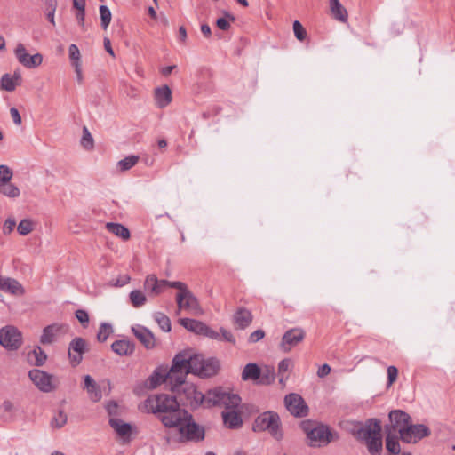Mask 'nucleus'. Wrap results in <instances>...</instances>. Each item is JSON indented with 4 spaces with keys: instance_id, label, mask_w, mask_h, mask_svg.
Masks as SVG:
<instances>
[{
    "instance_id": "39",
    "label": "nucleus",
    "mask_w": 455,
    "mask_h": 455,
    "mask_svg": "<svg viewBox=\"0 0 455 455\" xmlns=\"http://www.w3.org/2000/svg\"><path fill=\"white\" fill-rule=\"evenodd\" d=\"M58 6L57 0H44V13L49 22L55 26V12Z\"/></svg>"
},
{
    "instance_id": "40",
    "label": "nucleus",
    "mask_w": 455,
    "mask_h": 455,
    "mask_svg": "<svg viewBox=\"0 0 455 455\" xmlns=\"http://www.w3.org/2000/svg\"><path fill=\"white\" fill-rule=\"evenodd\" d=\"M154 320L157 323L162 331L169 332L172 329L170 318L162 312L153 314Z\"/></svg>"
},
{
    "instance_id": "60",
    "label": "nucleus",
    "mask_w": 455,
    "mask_h": 455,
    "mask_svg": "<svg viewBox=\"0 0 455 455\" xmlns=\"http://www.w3.org/2000/svg\"><path fill=\"white\" fill-rule=\"evenodd\" d=\"M265 336V332L262 330H257L251 333L249 337V342L250 343H255L260 339H262Z\"/></svg>"
},
{
    "instance_id": "30",
    "label": "nucleus",
    "mask_w": 455,
    "mask_h": 455,
    "mask_svg": "<svg viewBox=\"0 0 455 455\" xmlns=\"http://www.w3.org/2000/svg\"><path fill=\"white\" fill-rule=\"evenodd\" d=\"M261 375V369L256 363H248L244 366L242 372L243 380H252L259 384Z\"/></svg>"
},
{
    "instance_id": "27",
    "label": "nucleus",
    "mask_w": 455,
    "mask_h": 455,
    "mask_svg": "<svg viewBox=\"0 0 455 455\" xmlns=\"http://www.w3.org/2000/svg\"><path fill=\"white\" fill-rule=\"evenodd\" d=\"M0 289L16 296H21L25 292L22 285L17 280L12 278L3 277Z\"/></svg>"
},
{
    "instance_id": "6",
    "label": "nucleus",
    "mask_w": 455,
    "mask_h": 455,
    "mask_svg": "<svg viewBox=\"0 0 455 455\" xmlns=\"http://www.w3.org/2000/svg\"><path fill=\"white\" fill-rule=\"evenodd\" d=\"M253 430L256 432L267 431L276 440L283 437L280 418L274 411H265L259 415L254 421Z\"/></svg>"
},
{
    "instance_id": "8",
    "label": "nucleus",
    "mask_w": 455,
    "mask_h": 455,
    "mask_svg": "<svg viewBox=\"0 0 455 455\" xmlns=\"http://www.w3.org/2000/svg\"><path fill=\"white\" fill-rule=\"evenodd\" d=\"M168 370L169 379H173L175 383L172 387V390H174L177 384H182L186 375L189 373V351L177 354L172 360V367Z\"/></svg>"
},
{
    "instance_id": "7",
    "label": "nucleus",
    "mask_w": 455,
    "mask_h": 455,
    "mask_svg": "<svg viewBox=\"0 0 455 455\" xmlns=\"http://www.w3.org/2000/svg\"><path fill=\"white\" fill-rule=\"evenodd\" d=\"M28 379L33 385L42 393H52L60 387L59 378L52 373L40 369L28 371Z\"/></svg>"
},
{
    "instance_id": "28",
    "label": "nucleus",
    "mask_w": 455,
    "mask_h": 455,
    "mask_svg": "<svg viewBox=\"0 0 455 455\" xmlns=\"http://www.w3.org/2000/svg\"><path fill=\"white\" fill-rule=\"evenodd\" d=\"M109 425L120 437L129 439L131 436L132 426L130 424L119 419L111 418L109 419Z\"/></svg>"
},
{
    "instance_id": "14",
    "label": "nucleus",
    "mask_w": 455,
    "mask_h": 455,
    "mask_svg": "<svg viewBox=\"0 0 455 455\" xmlns=\"http://www.w3.org/2000/svg\"><path fill=\"white\" fill-rule=\"evenodd\" d=\"M305 338V332L302 329L294 328L287 331L280 343V348L283 352H289L292 347L300 343Z\"/></svg>"
},
{
    "instance_id": "22",
    "label": "nucleus",
    "mask_w": 455,
    "mask_h": 455,
    "mask_svg": "<svg viewBox=\"0 0 455 455\" xmlns=\"http://www.w3.org/2000/svg\"><path fill=\"white\" fill-rule=\"evenodd\" d=\"M182 297L185 300L186 312L195 316L204 315V310L201 307L197 298L191 291H188Z\"/></svg>"
},
{
    "instance_id": "21",
    "label": "nucleus",
    "mask_w": 455,
    "mask_h": 455,
    "mask_svg": "<svg viewBox=\"0 0 455 455\" xmlns=\"http://www.w3.org/2000/svg\"><path fill=\"white\" fill-rule=\"evenodd\" d=\"M84 389L86 390L89 398L94 403L99 402L102 398L100 387L90 375L84 377Z\"/></svg>"
},
{
    "instance_id": "63",
    "label": "nucleus",
    "mask_w": 455,
    "mask_h": 455,
    "mask_svg": "<svg viewBox=\"0 0 455 455\" xmlns=\"http://www.w3.org/2000/svg\"><path fill=\"white\" fill-rule=\"evenodd\" d=\"M10 114L12 118L13 123L16 125H20L22 123L21 116L16 108H11Z\"/></svg>"
},
{
    "instance_id": "41",
    "label": "nucleus",
    "mask_w": 455,
    "mask_h": 455,
    "mask_svg": "<svg viewBox=\"0 0 455 455\" xmlns=\"http://www.w3.org/2000/svg\"><path fill=\"white\" fill-rule=\"evenodd\" d=\"M129 298L134 307H140L147 302V297L140 290L132 291Z\"/></svg>"
},
{
    "instance_id": "29",
    "label": "nucleus",
    "mask_w": 455,
    "mask_h": 455,
    "mask_svg": "<svg viewBox=\"0 0 455 455\" xmlns=\"http://www.w3.org/2000/svg\"><path fill=\"white\" fill-rule=\"evenodd\" d=\"M252 321L251 313L243 308H239L234 315V323L238 329H245Z\"/></svg>"
},
{
    "instance_id": "3",
    "label": "nucleus",
    "mask_w": 455,
    "mask_h": 455,
    "mask_svg": "<svg viewBox=\"0 0 455 455\" xmlns=\"http://www.w3.org/2000/svg\"><path fill=\"white\" fill-rule=\"evenodd\" d=\"M144 409L148 413L158 415L163 423L165 417L172 421L178 411H182L177 397L167 394H157L149 395L144 402Z\"/></svg>"
},
{
    "instance_id": "55",
    "label": "nucleus",
    "mask_w": 455,
    "mask_h": 455,
    "mask_svg": "<svg viewBox=\"0 0 455 455\" xmlns=\"http://www.w3.org/2000/svg\"><path fill=\"white\" fill-rule=\"evenodd\" d=\"M292 365H293V363L291 359L286 358V359L282 360L278 364V374L279 375L285 374L291 369Z\"/></svg>"
},
{
    "instance_id": "50",
    "label": "nucleus",
    "mask_w": 455,
    "mask_h": 455,
    "mask_svg": "<svg viewBox=\"0 0 455 455\" xmlns=\"http://www.w3.org/2000/svg\"><path fill=\"white\" fill-rule=\"evenodd\" d=\"M225 15L226 17L219 18L216 20V25L220 29L227 31L230 28V22L235 20V17L228 12H226Z\"/></svg>"
},
{
    "instance_id": "47",
    "label": "nucleus",
    "mask_w": 455,
    "mask_h": 455,
    "mask_svg": "<svg viewBox=\"0 0 455 455\" xmlns=\"http://www.w3.org/2000/svg\"><path fill=\"white\" fill-rule=\"evenodd\" d=\"M100 22L101 27L104 29H107L108 27L110 21H111V12L106 5H100Z\"/></svg>"
},
{
    "instance_id": "16",
    "label": "nucleus",
    "mask_w": 455,
    "mask_h": 455,
    "mask_svg": "<svg viewBox=\"0 0 455 455\" xmlns=\"http://www.w3.org/2000/svg\"><path fill=\"white\" fill-rule=\"evenodd\" d=\"M68 331V325L62 323H52L43 329L40 336V343L50 345L53 343L56 338Z\"/></svg>"
},
{
    "instance_id": "45",
    "label": "nucleus",
    "mask_w": 455,
    "mask_h": 455,
    "mask_svg": "<svg viewBox=\"0 0 455 455\" xmlns=\"http://www.w3.org/2000/svg\"><path fill=\"white\" fill-rule=\"evenodd\" d=\"M139 161V157L136 156H130L117 163V166L121 171H127L133 167Z\"/></svg>"
},
{
    "instance_id": "62",
    "label": "nucleus",
    "mask_w": 455,
    "mask_h": 455,
    "mask_svg": "<svg viewBox=\"0 0 455 455\" xmlns=\"http://www.w3.org/2000/svg\"><path fill=\"white\" fill-rule=\"evenodd\" d=\"M220 333V339H223V340L230 342V343L235 342V339L230 331L221 328Z\"/></svg>"
},
{
    "instance_id": "51",
    "label": "nucleus",
    "mask_w": 455,
    "mask_h": 455,
    "mask_svg": "<svg viewBox=\"0 0 455 455\" xmlns=\"http://www.w3.org/2000/svg\"><path fill=\"white\" fill-rule=\"evenodd\" d=\"M13 176L12 170L5 164L0 165V186L7 181H11Z\"/></svg>"
},
{
    "instance_id": "44",
    "label": "nucleus",
    "mask_w": 455,
    "mask_h": 455,
    "mask_svg": "<svg viewBox=\"0 0 455 455\" xmlns=\"http://www.w3.org/2000/svg\"><path fill=\"white\" fill-rule=\"evenodd\" d=\"M81 145L84 149L91 150L93 148L94 140L87 127L83 128V135L81 139Z\"/></svg>"
},
{
    "instance_id": "61",
    "label": "nucleus",
    "mask_w": 455,
    "mask_h": 455,
    "mask_svg": "<svg viewBox=\"0 0 455 455\" xmlns=\"http://www.w3.org/2000/svg\"><path fill=\"white\" fill-rule=\"evenodd\" d=\"M203 336L208 337L212 339H220V333L211 329L208 325H206V330L204 331Z\"/></svg>"
},
{
    "instance_id": "1",
    "label": "nucleus",
    "mask_w": 455,
    "mask_h": 455,
    "mask_svg": "<svg viewBox=\"0 0 455 455\" xmlns=\"http://www.w3.org/2000/svg\"><path fill=\"white\" fill-rule=\"evenodd\" d=\"M351 433L358 440L364 441L371 455H380L382 451V436L380 422L371 419L365 423L353 422Z\"/></svg>"
},
{
    "instance_id": "49",
    "label": "nucleus",
    "mask_w": 455,
    "mask_h": 455,
    "mask_svg": "<svg viewBox=\"0 0 455 455\" xmlns=\"http://www.w3.org/2000/svg\"><path fill=\"white\" fill-rule=\"evenodd\" d=\"M68 56L71 65L81 64V53L78 47L72 44L68 47Z\"/></svg>"
},
{
    "instance_id": "10",
    "label": "nucleus",
    "mask_w": 455,
    "mask_h": 455,
    "mask_svg": "<svg viewBox=\"0 0 455 455\" xmlns=\"http://www.w3.org/2000/svg\"><path fill=\"white\" fill-rule=\"evenodd\" d=\"M430 435L429 428L423 424L413 425L411 422L406 427L402 430L401 440L407 443H415L420 439L428 436Z\"/></svg>"
},
{
    "instance_id": "43",
    "label": "nucleus",
    "mask_w": 455,
    "mask_h": 455,
    "mask_svg": "<svg viewBox=\"0 0 455 455\" xmlns=\"http://www.w3.org/2000/svg\"><path fill=\"white\" fill-rule=\"evenodd\" d=\"M14 54L18 61L26 68L30 55L27 52V50L22 44H17L14 50Z\"/></svg>"
},
{
    "instance_id": "42",
    "label": "nucleus",
    "mask_w": 455,
    "mask_h": 455,
    "mask_svg": "<svg viewBox=\"0 0 455 455\" xmlns=\"http://www.w3.org/2000/svg\"><path fill=\"white\" fill-rule=\"evenodd\" d=\"M386 448L392 454H398L400 452V444L395 435L387 434L386 437Z\"/></svg>"
},
{
    "instance_id": "58",
    "label": "nucleus",
    "mask_w": 455,
    "mask_h": 455,
    "mask_svg": "<svg viewBox=\"0 0 455 455\" xmlns=\"http://www.w3.org/2000/svg\"><path fill=\"white\" fill-rule=\"evenodd\" d=\"M16 226V221L13 218H8L3 225V233L5 235L11 234Z\"/></svg>"
},
{
    "instance_id": "33",
    "label": "nucleus",
    "mask_w": 455,
    "mask_h": 455,
    "mask_svg": "<svg viewBox=\"0 0 455 455\" xmlns=\"http://www.w3.org/2000/svg\"><path fill=\"white\" fill-rule=\"evenodd\" d=\"M112 350L119 355H130L134 351V346L129 340H116L111 345Z\"/></svg>"
},
{
    "instance_id": "34",
    "label": "nucleus",
    "mask_w": 455,
    "mask_h": 455,
    "mask_svg": "<svg viewBox=\"0 0 455 455\" xmlns=\"http://www.w3.org/2000/svg\"><path fill=\"white\" fill-rule=\"evenodd\" d=\"M106 228L108 229V232L114 234L115 235L124 240H127L130 238L129 229L123 226L122 224L109 222L106 224Z\"/></svg>"
},
{
    "instance_id": "15",
    "label": "nucleus",
    "mask_w": 455,
    "mask_h": 455,
    "mask_svg": "<svg viewBox=\"0 0 455 455\" xmlns=\"http://www.w3.org/2000/svg\"><path fill=\"white\" fill-rule=\"evenodd\" d=\"M169 376L170 371L167 367H157L147 379V387L153 389L162 383H166L172 388L175 383L173 379H169Z\"/></svg>"
},
{
    "instance_id": "31",
    "label": "nucleus",
    "mask_w": 455,
    "mask_h": 455,
    "mask_svg": "<svg viewBox=\"0 0 455 455\" xmlns=\"http://www.w3.org/2000/svg\"><path fill=\"white\" fill-rule=\"evenodd\" d=\"M180 323L188 331L194 332L196 334L203 335L204 331L206 330V324L203 322L190 319V318H182L180 320Z\"/></svg>"
},
{
    "instance_id": "59",
    "label": "nucleus",
    "mask_w": 455,
    "mask_h": 455,
    "mask_svg": "<svg viewBox=\"0 0 455 455\" xmlns=\"http://www.w3.org/2000/svg\"><path fill=\"white\" fill-rule=\"evenodd\" d=\"M106 410L109 416L114 417L118 415L119 407L118 404L115 401H110L106 404Z\"/></svg>"
},
{
    "instance_id": "17",
    "label": "nucleus",
    "mask_w": 455,
    "mask_h": 455,
    "mask_svg": "<svg viewBox=\"0 0 455 455\" xmlns=\"http://www.w3.org/2000/svg\"><path fill=\"white\" fill-rule=\"evenodd\" d=\"M389 419L391 422V427L394 431H397L399 433V436L402 435V430L406 429L411 422L410 415L401 410H394L390 411Z\"/></svg>"
},
{
    "instance_id": "54",
    "label": "nucleus",
    "mask_w": 455,
    "mask_h": 455,
    "mask_svg": "<svg viewBox=\"0 0 455 455\" xmlns=\"http://www.w3.org/2000/svg\"><path fill=\"white\" fill-rule=\"evenodd\" d=\"M43 62V56L40 53L30 55L27 67L28 68H35L40 66Z\"/></svg>"
},
{
    "instance_id": "19",
    "label": "nucleus",
    "mask_w": 455,
    "mask_h": 455,
    "mask_svg": "<svg viewBox=\"0 0 455 455\" xmlns=\"http://www.w3.org/2000/svg\"><path fill=\"white\" fill-rule=\"evenodd\" d=\"M222 419L225 427L231 429L239 428L243 425L241 407L222 411Z\"/></svg>"
},
{
    "instance_id": "9",
    "label": "nucleus",
    "mask_w": 455,
    "mask_h": 455,
    "mask_svg": "<svg viewBox=\"0 0 455 455\" xmlns=\"http://www.w3.org/2000/svg\"><path fill=\"white\" fill-rule=\"evenodd\" d=\"M0 345L9 351H16L22 345V333L14 326L7 325L0 330Z\"/></svg>"
},
{
    "instance_id": "5",
    "label": "nucleus",
    "mask_w": 455,
    "mask_h": 455,
    "mask_svg": "<svg viewBox=\"0 0 455 455\" xmlns=\"http://www.w3.org/2000/svg\"><path fill=\"white\" fill-rule=\"evenodd\" d=\"M172 391L177 394L180 403L186 406L197 408L204 402L206 403V395L198 391L194 384L185 382V379L182 384H177V387Z\"/></svg>"
},
{
    "instance_id": "64",
    "label": "nucleus",
    "mask_w": 455,
    "mask_h": 455,
    "mask_svg": "<svg viewBox=\"0 0 455 455\" xmlns=\"http://www.w3.org/2000/svg\"><path fill=\"white\" fill-rule=\"evenodd\" d=\"M74 68L76 80L78 84H82L84 81V76H83V69H82V63L81 64H76L72 66Z\"/></svg>"
},
{
    "instance_id": "4",
    "label": "nucleus",
    "mask_w": 455,
    "mask_h": 455,
    "mask_svg": "<svg viewBox=\"0 0 455 455\" xmlns=\"http://www.w3.org/2000/svg\"><path fill=\"white\" fill-rule=\"evenodd\" d=\"M206 405L221 406L224 407V411H229L241 407V398L236 394L218 387L207 392Z\"/></svg>"
},
{
    "instance_id": "46",
    "label": "nucleus",
    "mask_w": 455,
    "mask_h": 455,
    "mask_svg": "<svg viewBox=\"0 0 455 455\" xmlns=\"http://www.w3.org/2000/svg\"><path fill=\"white\" fill-rule=\"evenodd\" d=\"M113 332V328L111 324L103 323L100 326L99 332L97 334V339L100 342H104L107 340V339L110 336V334Z\"/></svg>"
},
{
    "instance_id": "2",
    "label": "nucleus",
    "mask_w": 455,
    "mask_h": 455,
    "mask_svg": "<svg viewBox=\"0 0 455 455\" xmlns=\"http://www.w3.org/2000/svg\"><path fill=\"white\" fill-rule=\"evenodd\" d=\"M173 420L168 418L163 419V425L168 428H178L180 442H198L204 438V431L192 419V416L185 410L178 411Z\"/></svg>"
},
{
    "instance_id": "26",
    "label": "nucleus",
    "mask_w": 455,
    "mask_h": 455,
    "mask_svg": "<svg viewBox=\"0 0 455 455\" xmlns=\"http://www.w3.org/2000/svg\"><path fill=\"white\" fill-rule=\"evenodd\" d=\"M329 8L331 16L342 23L347 22L348 13L339 0H329Z\"/></svg>"
},
{
    "instance_id": "25",
    "label": "nucleus",
    "mask_w": 455,
    "mask_h": 455,
    "mask_svg": "<svg viewBox=\"0 0 455 455\" xmlns=\"http://www.w3.org/2000/svg\"><path fill=\"white\" fill-rule=\"evenodd\" d=\"M47 354L38 345L35 346L33 349L28 354V361L29 364L36 367L44 366L47 361Z\"/></svg>"
},
{
    "instance_id": "53",
    "label": "nucleus",
    "mask_w": 455,
    "mask_h": 455,
    "mask_svg": "<svg viewBox=\"0 0 455 455\" xmlns=\"http://www.w3.org/2000/svg\"><path fill=\"white\" fill-rule=\"evenodd\" d=\"M293 32L299 41H303L307 36V31L299 20L293 22Z\"/></svg>"
},
{
    "instance_id": "23",
    "label": "nucleus",
    "mask_w": 455,
    "mask_h": 455,
    "mask_svg": "<svg viewBox=\"0 0 455 455\" xmlns=\"http://www.w3.org/2000/svg\"><path fill=\"white\" fill-rule=\"evenodd\" d=\"M21 82V75L15 71L12 75L4 74L0 80V88L6 92H12Z\"/></svg>"
},
{
    "instance_id": "52",
    "label": "nucleus",
    "mask_w": 455,
    "mask_h": 455,
    "mask_svg": "<svg viewBox=\"0 0 455 455\" xmlns=\"http://www.w3.org/2000/svg\"><path fill=\"white\" fill-rule=\"evenodd\" d=\"M167 287L177 289L179 291L177 292L176 296H183L190 291L186 283L179 281H168Z\"/></svg>"
},
{
    "instance_id": "37",
    "label": "nucleus",
    "mask_w": 455,
    "mask_h": 455,
    "mask_svg": "<svg viewBox=\"0 0 455 455\" xmlns=\"http://www.w3.org/2000/svg\"><path fill=\"white\" fill-rule=\"evenodd\" d=\"M203 364L204 356L202 355H192L189 351V373L199 375Z\"/></svg>"
},
{
    "instance_id": "12",
    "label": "nucleus",
    "mask_w": 455,
    "mask_h": 455,
    "mask_svg": "<svg viewBox=\"0 0 455 455\" xmlns=\"http://www.w3.org/2000/svg\"><path fill=\"white\" fill-rule=\"evenodd\" d=\"M286 409L296 417H304L307 413V406L303 398L298 394H289L284 398Z\"/></svg>"
},
{
    "instance_id": "13",
    "label": "nucleus",
    "mask_w": 455,
    "mask_h": 455,
    "mask_svg": "<svg viewBox=\"0 0 455 455\" xmlns=\"http://www.w3.org/2000/svg\"><path fill=\"white\" fill-rule=\"evenodd\" d=\"M307 438L312 446H320L331 442V433L328 427L318 425L307 431Z\"/></svg>"
},
{
    "instance_id": "48",
    "label": "nucleus",
    "mask_w": 455,
    "mask_h": 455,
    "mask_svg": "<svg viewBox=\"0 0 455 455\" xmlns=\"http://www.w3.org/2000/svg\"><path fill=\"white\" fill-rule=\"evenodd\" d=\"M33 230V221L29 219L22 220L17 226V231L20 235H27Z\"/></svg>"
},
{
    "instance_id": "20",
    "label": "nucleus",
    "mask_w": 455,
    "mask_h": 455,
    "mask_svg": "<svg viewBox=\"0 0 455 455\" xmlns=\"http://www.w3.org/2000/svg\"><path fill=\"white\" fill-rule=\"evenodd\" d=\"M167 280H158L155 275H148L144 282L145 290L151 295H159L167 287Z\"/></svg>"
},
{
    "instance_id": "35",
    "label": "nucleus",
    "mask_w": 455,
    "mask_h": 455,
    "mask_svg": "<svg viewBox=\"0 0 455 455\" xmlns=\"http://www.w3.org/2000/svg\"><path fill=\"white\" fill-rule=\"evenodd\" d=\"M0 194L9 198H17L20 196V191L16 185L11 181H7L0 186Z\"/></svg>"
},
{
    "instance_id": "56",
    "label": "nucleus",
    "mask_w": 455,
    "mask_h": 455,
    "mask_svg": "<svg viewBox=\"0 0 455 455\" xmlns=\"http://www.w3.org/2000/svg\"><path fill=\"white\" fill-rule=\"evenodd\" d=\"M387 372V387H391L397 379L398 370L395 366H388Z\"/></svg>"
},
{
    "instance_id": "38",
    "label": "nucleus",
    "mask_w": 455,
    "mask_h": 455,
    "mask_svg": "<svg viewBox=\"0 0 455 455\" xmlns=\"http://www.w3.org/2000/svg\"><path fill=\"white\" fill-rule=\"evenodd\" d=\"M68 421V416L62 410H59L52 416L50 426L52 429H60L63 427Z\"/></svg>"
},
{
    "instance_id": "18",
    "label": "nucleus",
    "mask_w": 455,
    "mask_h": 455,
    "mask_svg": "<svg viewBox=\"0 0 455 455\" xmlns=\"http://www.w3.org/2000/svg\"><path fill=\"white\" fill-rule=\"evenodd\" d=\"M134 336L141 342L147 349H153L156 341L151 331L142 325H135L132 328Z\"/></svg>"
},
{
    "instance_id": "32",
    "label": "nucleus",
    "mask_w": 455,
    "mask_h": 455,
    "mask_svg": "<svg viewBox=\"0 0 455 455\" xmlns=\"http://www.w3.org/2000/svg\"><path fill=\"white\" fill-rule=\"evenodd\" d=\"M219 368L220 363L218 360L213 358H204V364L202 365V368H200V372L198 376L203 378L211 377L217 373Z\"/></svg>"
},
{
    "instance_id": "57",
    "label": "nucleus",
    "mask_w": 455,
    "mask_h": 455,
    "mask_svg": "<svg viewBox=\"0 0 455 455\" xmlns=\"http://www.w3.org/2000/svg\"><path fill=\"white\" fill-rule=\"evenodd\" d=\"M75 315L76 319L84 327H86L88 325L89 315L85 310L78 309L76 311Z\"/></svg>"
},
{
    "instance_id": "36",
    "label": "nucleus",
    "mask_w": 455,
    "mask_h": 455,
    "mask_svg": "<svg viewBox=\"0 0 455 455\" xmlns=\"http://www.w3.org/2000/svg\"><path fill=\"white\" fill-rule=\"evenodd\" d=\"M261 369V375L259 380V385H270L275 379V369L271 366L265 365Z\"/></svg>"
},
{
    "instance_id": "24",
    "label": "nucleus",
    "mask_w": 455,
    "mask_h": 455,
    "mask_svg": "<svg viewBox=\"0 0 455 455\" xmlns=\"http://www.w3.org/2000/svg\"><path fill=\"white\" fill-rule=\"evenodd\" d=\"M154 96L156 105L160 108H165L172 101V91L167 85L157 87L155 90Z\"/></svg>"
},
{
    "instance_id": "11",
    "label": "nucleus",
    "mask_w": 455,
    "mask_h": 455,
    "mask_svg": "<svg viewBox=\"0 0 455 455\" xmlns=\"http://www.w3.org/2000/svg\"><path fill=\"white\" fill-rule=\"evenodd\" d=\"M88 351V344L85 339L80 337L73 339L68 346V359L70 364L77 366L83 360V355Z\"/></svg>"
}]
</instances>
